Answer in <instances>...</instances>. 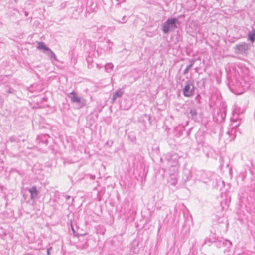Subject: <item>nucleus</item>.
<instances>
[{"label":"nucleus","mask_w":255,"mask_h":255,"mask_svg":"<svg viewBox=\"0 0 255 255\" xmlns=\"http://www.w3.org/2000/svg\"><path fill=\"white\" fill-rule=\"evenodd\" d=\"M28 191L30 194V198L31 200H34L37 199L39 192L35 186L30 188L28 189Z\"/></svg>","instance_id":"obj_8"},{"label":"nucleus","mask_w":255,"mask_h":255,"mask_svg":"<svg viewBox=\"0 0 255 255\" xmlns=\"http://www.w3.org/2000/svg\"><path fill=\"white\" fill-rule=\"evenodd\" d=\"M195 87L194 82L192 81H187L183 89V94L185 97H190L194 95Z\"/></svg>","instance_id":"obj_2"},{"label":"nucleus","mask_w":255,"mask_h":255,"mask_svg":"<svg viewBox=\"0 0 255 255\" xmlns=\"http://www.w3.org/2000/svg\"><path fill=\"white\" fill-rule=\"evenodd\" d=\"M222 245H226L228 248H230L232 246V242L229 240L223 239L220 241L218 247H221Z\"/></svg>","instance_id":"obj_12"},{"label":"nucleus","mask_w":255,"mask_h":255,"mask_svg":"<svg viewBox=\"0 0 255 255\" xmlns=\"http://www.w3.org/2000/svg\"><path fill=\"white\" fill-rule=\"evenodd\" d=\"M73 199H72L71 201V202H68V204H71V203L73 202Z\"/></svg>","instance_id":"obj_26"},{"label":"nucleus","mask_w":255,"mask_h":255,"mask_svg":"<svg viewBox=\"0 0 255 255\" xmlns=\"http://www.w3.org/2000/svg\"><path fill=\"white\" fill-rule=\"evenodd\" d=\"M97 67L99 69H100V68H102V66L100 65L99 64H97Z\"/></svg>","instance_id":"obj_25"},{"label":"nucleus","mask_w":255,"mask_h":255,"mask_svg":"<svg viewBox=\"0 0 255 255\" xmlns=\"http://www.w3.org/2000/svg\"><path fill=\"white\" fill-rule=\"evenodd\" d=\"M113 30V28L106 27L103 25L100 26L97 29V32L102 35H107V34L111 33Z\"/></svg>","instance_id":"obj_7"},{"label":"nucleus","mask_w":255,"mask_h":255,"mask_svg":"<svg viewBox=\"0 0 255 255\" xmlns=\"http://www.w3.org/2000/svg\"><path fill=\"white\" fill-rule=\"evenodd\" d=\"M87 176L89 177L91 180H94L95 179V176L92 174H88Z\"/></svg>","instance_id":"obj_21"},{"label":"nucleus","mask_w":255,"mask_h":255,"mask_svg":"<svg viewBox=\"0 0 255 255\" xmlns=\"http://www.w3.org/2000/svg\"><path fill=\"white\" fill-rule=\"evenodd\" d=\"M82 12V9L81 8H78L76 9L74 12L73 13L72 17L73 18L77 19L80 15L81 12Z\"/></svg>","instance_id":"obj_15"},{"label":"nucleus","mask_w":255,"mask_h":255,"mask_svg":"<svg viewBox=\"0 0 255 255\" xmlns=\"http://www.w3.org/2000/svg\"><path fill=\"white\" fill-rule=\"evenodd\" d=\"M190 116L191 118H194V117L197 115V112L195 109H191L190 110Z\"/></svg>","instance_id":"obj_20"},{"label":"nucleus","mask_w":255,"mask_h":255,"mask_svg":"<svg viewBox=\"0 0 255 255\" xmlns=\"http://www.w3.org/2000/svg\"><path fill=\"white\" fill-rule=\"evenodd\" d=\"M45 54L51 59H53L54 60L57 61V58L55 53L50 49V50H48Z\"/></svg>","instance_id":"obj_16"},{"label":"nucleus","mask_w":255,"mask_h":255,"mask_svg":"<svg viewBox=\"0 0 255 255\" xmlns=\"http://www.w3.org/2000/svg\"><path fill=\"white\" fill-rule=\"evenodd\" d=\"M248 38L252 42H254L255 41V29L250 32L248 34Z\"/></svg>","instance_id":"obj_17"},{"label":"nucleus","mask_w":255,"mask_h":255,"mask_svg":"<svg viewBox=\"0 0 255 255\" xmlns=\"http://www.w3.org/2000/svg\"><path fill=\"white\" fill-rule=\"evenodd\" d=\"M113 68V65L111 63H107L105 66V69L107 72H110L112 70Z\"/></svg>","instance_id":"obj_19"},{"label":"nucleus","mask_w":255,"mask_h":255,"mask_svg":"<svg viewBox=\"0 0 255 255\" xmlns=\"http://www.w3.org/2000/svg\"><path fill=\"white\" fill-rule=\"evenodd\" d=\"M170 177L168 179V182L172 185H175L177 182V175H170Z\"/></svg>","instance_id":"obj_14"},{"label":"nucleus","mask_w":255,"mask_h":255,"mask_svg":"<svg viewBox=\"0 0 255 255\" xmlns=\"http://www.w3.org/2000/svg\"><path fill=\"white\" fill-rule=\"evenodd\" d=\"M8 92H9V93H12V91H11V90H9V91H8Z\"/></svg>","instance_id":"obj_28"},{"label":"nucleus","mask_w":255,"mask_h":255,"mask_svg":"<svg viewBox=\"0 0 255 255\" xmlns=\"http://www.w3.org/2000/svg\"><path fill=\"white\" fill-rule=\"evenodd\" d=\"M171 160H174L173 165L171 166L169 169L170 175H178L179 165L178 163V156L176 154H173L171 157Z\"/></svg>","instance_id":"obj_4"},{"label":"nucleus","mask_w":255,"mask_h":255,"mask_svg":"<svg viewBox=\"0 0 255 255\" xmlns=\"http://www.w3.org/2000/svg\"><path fill=\"white\" fill-rule=\"evenodd\" d=\"M194 62H195L194 60H192L191 61L190 64L189 65H188L187 66L186 68L184 70V71H183L184 74H186L189 72V69L193 66Z\"/></svg>","instance_id":"obj_18"},{"label":"nucleus","mask_w":255,"mask_h":255,"mask_svg":"<svg viewBox=\"0 0 255 255\" xmlns=\"http://www.w3.org/2000/svg\"><path fill=\"white\" fill-rule=\"evenodd\" d=\"M38 45L37 48L39 50H43V52L45 53L48 50H50V48L47 47L44 42H37Z\"/></svg>","instance_id":"obj_11"},{"label":"nucleus","mask_w":255,"mask_h":255,"mask_svg":"<svg viewBox=\"0 0 255 255\" xmlns=\"http://www.w3.org/2000/svg\"><path fill=\"white\" fill-rule=\"evenodd\" d=\"M117 1H118L119 2H123L125 1V0H116Z\"/></svg>","instance_id":"obj_24"},{"label":"nucleus","mask_w":255,"mask_h":255,"mask_svg":"<svg viewBox=\"0 0 255 255\" xmlns=\"http://www.w3.org/2000/svg\"><path fill=\"white\" fill-rule=\"evenodd\" d=\"M47 140H46L45 143L47 144Z\"/></svg>","instance_id":"obj_30"},{"label":"nucleus","mask_w":255,"mask_h":255,"mask_svg":"<svg viewBox=\"0 0 255 255\" xmlns=\"http://www.w3.org/2000/svg\"><path fill=\"white\" fill-rule=\"evenodd\" d=\"M178 22L176 18L168 19L162 25V31L167 34L177 28L176 24Z\"/></svg>","instance_id":"obj_1"},{"label":"nucleus","mask_w":255,"mask_h":255,"mask_svg":"<svg viewBox=\"0 0 255 255\" xmlns=\"http://www.w3.org/2000/svg\"><path fill=\"white\" fill-rule=\"evenodd\" d=\"M15 2H17L18 0H14Z\"/></svg>","instance_id":"obj_29"},{"label":"nucleus","mask_w":255,"mask_h":255,"mask_svg":"<svg viewBox=\"0 0 255 255\" xmlns=\"http://www.w3.org/2000/svg\"><path fill=\"white\" fill-rule=\"evenodd\" d=\"M211 173L205 171H200L197 174L199 179L204 183L208 182L211 179Z\"/></svg>","instance_id":"obj_6"},{"label":"nucleus","mask_w":255,"mask_h":255,"mask_svg":"<svg viewBox=\"0 0 255 255\" xmlns=\"http://www.w3.org/2000/svg\"><path fill=\"white\" fill-rule=\"evenodd\" d=\"M123 94V91L122 89L117 90L113 95L112 100L114 101L117 98L121 97Z\"/></svg>","instance_id":"obj_13"},{"label":"nucleus","mask_w":255,"mask_h":255,"mask_svg":"<svg viewBox=\"0 0 255 255\" xmlns=\"http://www.w3.org/2000/svg\"><path fill=\"white\" fill-rule=\"evenodd\" d=\"M47 254L49 255V249L47 250Z\"/></svg>","instance_id":"obj_27"},{"label":"nucleus","mask_w":255,"mask_h":255,"mask_svg":"<svg viewBox=\"0 0 255 255\" xmlns=\"http://www.w3.org/2000/svg\"><path fill=\"white\" fill-rule=\"evenodd\" d=\"M249 49V45L248 44L242 42L240 44H237L235 47V52L237 54L245 55Z\"/></svg>","instance_id":"obj_5"},{"label":"nucleus","mask_w":255,"mask_h":255,"mask_svg":"<svg viewBox=\"0 0 255 255\" xmlns=\"http://www.w3.org/2000/svg\"><path fill=\"white\" fill-rule=\"evenodd\" d=\"M68 97L71 99L72 103L79 104L80 105L79 108H82L86 105V100L79 97L74 91L68 94Z\"/></svg>","instance_id":"obj_3"},{"label":"nucleus","mask_w":255,"mask_h":255,"mask_svg":"<svg viewBox=\"0 0 255 255\" xmlns=\"http://www.w3.org/2000/svg\"><path fill=\"white\" fill-rule=\"evenodd\" d=\"M236 86L237 87H241L244 89H246L249 88V84L247 83L244 79L239 77L237 80Z\"/></svg>","instance_id":"obj_9"},{"label":"nucleus","mask_w":255,"mask_h":255,"mask_svg":"<svg viewBox=\"0 0 255 255\" xmlns=\"http://www.w3.org/2000/svg\"><path fill=\"white\" fill-rule=\"evenodd\" d=\"M65 197L67 201L70 200L71 198V197L69 195H65Z\"/></svg>","instance_id":"obj_22"},{"label":"nucleus","mask_w":255,"mask_h":255,"mask_svg":"<svg viewBox=\"0 0 255 255\" xmlns=\"http://www.w3.org/2000/svg\"><path fill=\"white\" fill-rule=\"evenodd\" d=\"M126 18H127L126 16H124L122 19V22H125L127 20H125V19H126Z\"/></svg>","instance_id":"obj_23"},{"label":"nucleus","mask_w":255,"mask_h":255,"mask_svg":"<svg viewBox=\"0 0 255 255\" xmlns=\"http://www.w3.org/2000/svg\"><path fill=\"white\" fill-rule=\"evenodd\" d=\"M233 127L230 129L228 131V134L229 135L230 137V141H231L232 140H234L236 137V133L237 131V129L235 128L237 127L238 125L235 124L234 125V123H232Z\"/></svg>","instance_id":"obj_10"}]
</instances>
